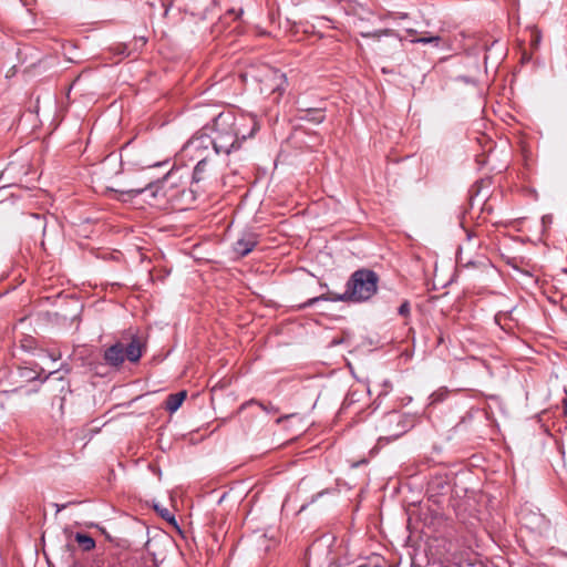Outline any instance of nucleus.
<instances>
[{"instance_id":"obj_8","label":"nucleus","mask_w":567,"mask_h":567,"mask_svg":"<svg viewBox=\"0 0 567 567\" xmlns=\"http://www.w3.org/2000/svg\"><path fill=\"white\" fill-rule=\"evenodd\" d=\"M257 236L254 233H244L234 244L233 250L237 257H245L257 246Z\"/></svg>"},{"instance_id":"obj_15","label":"nucleus","mask_w":567,"mask_h":567,"mask_svg":"<svg viewBox=\"0 0 567 567\" xmlns=\"http://www.w3.org/2000/svg\"><path fill=\"white\" fill-rule=\"evenodd\" d=\"M413 43H421V44H435L436 47L441 42V38L439 35H431V37H421L412 40Z\"/></svg>"},{"instance_id":"obj_20","label":"nucleus","mask_w":567,"mask_h":567,"mask_svg":"<svg viewBox=\"0 0 567 567\" xmlns=\"http://www.w3.org/2000/svg\"><path fill=\"white\" fill-rule=\"evenodd\" d=\"M155 509L158 512L161 517H163L166 520L175 522L174 516L171 514V512L167 508L159 509L158 506H155Z\"/></svg>"},{"instance_id":"obj_28","label":"nucleus","mask_w":567,"mask_h":567,"mask_svg":"<svg viewBox=\"0 0 567 567\" xmlns=\"http://www.w3.org/2000/svg\"><path fill=\"white\" fill-rule=\"evenodd\" d=\"M7 189L6 186L0 187V195Z\"/></svg>"},{"instance_id":"obj_27","label":"nucleus","mask_w":567,"mask_h":567,"mask_svg":"<svg viewBox=\"0 0 567 567\" xmlns=\"http://www.w3.org/2000/svg\"><path fill=\"white\" fill-rule=\"evenodd\" d=\"M293 417H295V414H293V413H292V414H286V415H285L286 423H287L289 420L293 419Z\"/></svg>"},{"instance_id":"obj_26","label":"nucleus","mask_w":567,"mask_h":567,"mask_svg":"<svg viewBox=\"0 0 567 567\" xmlns=\"http://www.w3.org/2000/svg\"><path fill=\"white\" fill-rule=\"evenodd\" d=\"M58 380L63 383L62 389L64 388V385L69 386V383L65 381L63 377L58 378Z\"/></svg>"},{"instance_id":"obj_21","label":"nucleus","mask_w":567,"mask_h":567,"mask_svg":"<svg viewBox=\"0 0 567 567\" xmlns=\"http://www.w3.org/2000/svg\"><path fill=\"white\" fill-rule=\"evenodd\" d=\"M514 310H515V308H513L512 310L506 311V312H503V311H502V312L496 313V316H495V320H496L497 322H499V320H501L503 317H504V318H507V317H508V318H511V316H512V313H513V311H514Z\"/></svg>"},{"instance_id":"obj_7","label":"nucleus","mask_w":567,"mask_h":567,"mask_svg":"<svg viewBox=\"0 0 567 567\" xmlns=\"http://www.w3.org/2000/svg\"><path fill=\"white\" fill-rule=\"evenodd\" d=\"M209 146H213V140L208 125H205L185 144L183 151L193 158H200L205 156L204 153L208 151Z\"/></svg>"},{"instance_id":"obj_6","label":"nucleus","mask_w":567,"mask_h":567,"mask_svg":"<svg viewBox=\"0 0 567 567\" xmlns=\"http://www.w3.org/2000/svg\"><path fill=\"white\" fill-rule=\"evenodd\" d=\"M411 427L410 420L398 411L386 413L380 422L379 429L383 433L379 437V443H390L404 433Z\"/></svg>"},{"instance_id":"obj_3","label":"nucleus","mask_w":567,"mask_h":567,"mask_svg":"<svg viewBox=\"0 0 567 567\" xmlns=\"http://www.w3.org/2000/svg\"><path fill=\"white\" fill-rule=\"evenodd\" d=\"M60 370H63L65 373L70 372L69 367L62 365L59 370L51 371L49 374L44 375V378H41L42 373H44V369L35 362H28L25 365H18L8 372H1L0 385H8V388L2 389V392H16L22 389L25 384L37 380L43 383L51 375L56 374Z\"/></svg>"},{"instance_id":"obj_25","label":"nucleus","mask_w":567,"mask_h":567,"mask_svg":"<svg viewBox=\"0 0 567 567\" xmlns=\"http://www.w3.org/2000/svg\"><path fill=\"white\" fill-rule=\"evenodd\" d=\"M543 225L545 226L547 223L549 224L551 221V216L545 215L542 218Z\"/></svg>"},{"instance_id":"obj_24","label":"nucleus","mask_w":567,"mask_h":567,"mask_svg":"<svg viewBox=\"0 0 567 567\" xmlns=\"http://www.w3.org/2000/svg\"><path fill=\"white\" fill-rule=\"evenodd\" d=\"M540 42V35L539 34H533L532 44L534 47H537Z\"/></svg>"},{"instance_id":"obj_23","label":"nucleus","mask_w":567,"mask_h":567,"mask_svg":"<svg viewBox=\"0 0 567 567\" xmlns=\"http://www.w3.org/2000/svg\"><path fill=\"white\" fill-rule=\"evenodd\" d=\"M72 504H76V502H69V503H65V504H54V506L56 507V513L65 509L69 505H72Z\"/></svg>"},{"instance_id":"obj_2","label":"nucleus","mask_w":567,"mask_h":567,"mask_svg":"<svg viewBox=\"0 0 567 567\" xmlns=\"http://www.w3.org/2000/svg\"><path fill=\"white\" fill-rule=\"evenodd\" d=\"M379 276L370 269L355 270L346 284L342 293L328 292L309 299L305 306L310 307L319 301L363 302L369 300L378 290Z\"/></svg>"},{"instance_id":"obj_1","label":"nucleus","mask_w":567,"mask_h":567,"mask_svg":"<svg viewBox=\"0 0 567 567\" xmlns=\"http://www.w3.org/2000/svg\"><path fill=\"white\" fill-rule=\"evenodd\" d=\"M258 128L259 125L254 115L236 114L230 110L218 113L213 118V125L208 126L214 155H229L238 151L241 143L252 137Z\"/></svg>"},{"instance_id":"obj_5","label":"nucleus","mask_w":567,"mask_h":567,"mask_svg":"<svg viewBox=\"0 0 567 567\" xmlns=\"http://www.w3.org/2000/svg\"><path fill=\"white\" fill-rule=\"evenodd\" d=\"M176 186V173L169 171L164 175L162 179L151 182L146 184L144 187L131 188L125 193L128 194L131 197H136L138 195L145 194L147 198L152 199L150 200V204L161 205L162 199L171 202L176 197V195L179 193L178 189L174 190Z\"/></svg>"},{"instance_id":"obj_32","label":"nucleus","mask_w":567,"mask_h":567,"mask_svg":"<svg viewBox=\"0 0 567 567\" xmlns=\"http://www.w3.org/2000/svg\"><path fill=\"white\" fill-rule=\"evenodd\" d=\"M71 567H80L76 563H74Z\"/></svg>"},{"instance_id":"obj_10","label":"nucleus","mask_w":567,"mask_h":567,"mask_svg":"<svg viewBox=\"0 0 567 567\" xmlns=\"http://www.w3.org/2000/svg\"><path fill=\"white\" fill-rule=\"evenodd\" d=\"M197 159V164L194 167L193 172V181L196 183L205 179L206 173L209 171V167L212 166L213 157L210 156V153H208L205 156Z\"/></svg>"},{"instance_id":"obj_16","label":"nucleus","mask_w":567,"mask_h":567,"mask_svg":"<svg viewBox=\"0 0 567 567\" xmlns=\"http://www.w3.org/2000/svg\"><path fill=\"white\" fill-rule=\"evenodd\" d=\"M252 404H257L259 408H261L267 413L278 412L279 411V408L275 406L270 402L268 404H264L261 402H257V401H254V400H251V401L247 402L246 404H244L243 408H245L246 405H252Z\"/></svg>"},{"instance_id":"obj_22","label":"nucleus","mask_w":567,"mask_h":567,"mask_svg":"<svg viewBox=\"0 0 567 567\" xmlns=\"http://www.w3.org/2000/svg\"><path fill=\"white\" fill-rule=\"evenodd\" d=\"M446 395V392H436L431 395L432 402L443 401Z\"/></svg>"},{"instance_id":"obj_30","label":"nucleus","mask_w":567,"mask_h":567,"mask_svg":"<svg viewBox=\"0 0 567 567\" xmlns=\"http://www.w3.org/2000/svg\"><path fill=\"white\" fill-rule=\"evenodd\" d=\"M50 357H51V359H52V360H58V359L60 358V355H59V357H55V355H53V354H51Z\"/></svg>"},{"instance_id":"obj_14","label":"nucleus","mask_w":567,"mask_h":567,"mask_svg":"<svg viewBox=\"0 0 567 567\" xmlns=\"http://www.w3.org/2000/svg\"><path fill=\"white\" fill-rule=\"evenodd\" d=\"M74 538L84 551L95 548V540L89 534L76 533Z\"/></svg>"},{"instance_id":"obj_31","label":"nucleus","mask_w":567,"mask_h":567,"mask_svg":"<svg viewBox=\"0 0 567 567\" xmlns=\"http://www.w3.org/2000/svg\"><path fill=\"white\" fill-rule=\"evenodd\" d=\"M565 412L567 413V400L565 401Z\"/></svg>"},{"instance_id":"obj_19","label":"nucleus","mask_w":567,"mask_h":567,"mask_svg":"<svg viewBox=\"0 0 567 567\" xmlns=\"http://www.w3.org/2000/svg\"><path fill=\"white\" fill-rule=\"evenodd\" d=\"M398 313L402 317H408L410 315V302L404 300L398 309Z\"/></svg>"},{"instance_id":"obj_18","label":"nucleus","mask_w":567,"mask_h":567,"mask_svg":"<svg viewBox=\"0 0 567 567\" xmlns=\"http://www.w3.org/2000/svg\"><path fill=\"white\" fill-rule=\"evenodd\" d=\"M392 33H393L392 30L384 29V30H377V31H373V32H362L361 35L363 38H378V39H380L382 35H389V34H392Z\"/></svg>"},{"instance_id":"obj_13","label":"nucleus","mask_w":567,"mask_h":567,"mask_svg":"<svg viewBox=\"0 0 567 567\" xmlns=\"http://www.w3.org/2000/svg\"><path fill=\"white\" fill-rule=\"evenodd\" d=\"M449 486L447 480L445 476L436 475L431 477L427 484V491L433 494H443L445 493Z\"/></svg>"},{"instance_id":"obj_29","label":"nucleus","mask_w":567,"mask_h":567,"mask_svg":"<svg viewBox=\"0 0 567 567\" xmlns=\"http://www.w3.org/2000/svg\"><path fill=\"white\" fill-rule=\"evenodd\" d=\"M282 420H284V416H279V417L276 420V422H277V423H280Z\"/></svg>"},{"instance_id":"obj_17","label":"nucleus","mask_w":567,"mask_h":567,"mask_svg":"<svg viewBox=\"0 0 567 567\" xmlns=\"http://www.w3.org/2000/svg\"><path fill=\"white\" fill-rule=\"evenodd\" d=\"M296 111L297 113L296 114H299V113H302V112H306L308 111V109H311L313 105L310 104L308 101H307V97L303 96V97H298V100L296 101Z\"/></svg>"},{"instance_id":"obj_12","label":"nucleus","mask_w":567,"mask_h":567,"mask_svg":"<svg viewBox=\"0 0 567 567\" xmlns=\"http://www.w3.org/2000/svg\"><path fill=\"white\" fill-rule=\"evenodd\" d=\"M186 396L187 392L185 390L169 394L165 401V410L168 411L169 413L176 412L183 404Z\"/></svg>"},{"instance_id":"obj_11","label":"nucleus","mask_w":567,"mask_h":567,"mask_svg":"<svg viewBox=\"0 0 567 567\" xmlns=\"http://www.w3.org/2000/svg\"><path fill=\"white\" fill-rule=\"evenodd\" d=\"M524 525L533 530L543 532L547 529L548 522L543 514L532 513L529 517H523Z\"/></svg>"},{"instance_id":"obj_9","label":"nucleus","mask_w":567,"mask_h":567,"mask_svg":"<svg viewBox=\"0 0 567 567\" xmlns=\"http://www.w3.org/2000/svg\"><path fill=\"white\" fill-rule=\"evenodd\" d=\"M324 118V107L319 105H315L308 109V111L295 115V120L305 121L313 125L322 123Z\"/></svg>"},{"instance_id":"obj_4","label":"nucleus","mask_w":567,"mask_h":567,"mask_svg":"<svg viewBox=\"0 0 567 567\" xmlns=\"http://www.w3.org/2000/svg\"><path fill=\"white\" fill-rule=\"evenodd\" d=\"M146 349V344L141 337L133 334L127 343L116 341L104 350L103 359L105 363L118 370L125 360L131 363H137Z\"/></svg>"}]
</instances>
